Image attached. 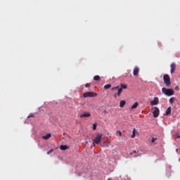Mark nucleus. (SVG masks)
Returning <instances> with one entry per match:
<instances>
[{
    "label": "nucleus",
    "mask_w": 180,
    "mask_h": 180,
    "mask_svg": "<svg viewBox=\"0 0 180 180\" xmlns=\"http://www.w3.org/2000/svg\"><path fill=\"white\" fill-rule=\"evenodd\" d=\"M110 88H112V84H105L104 86V89H110Z\"/></svg>",
    "instance_id": "15"
},
{
    "label": "nucleus",
    "mask_w": 180,
    "mask_h": 180,
    "mask_svg": "<svg viewBox=\"0 0 180 180\" xmlns=\"http://www.w3.org/2000/svg\"><path fill=\"white\" fill-rule=\"evenodd\" d=\"M158 102H159L158 97H155L154 98V100L150 102V103L152 105H158Z\"/></svg>",
    "instance_id": "10"
},
{
    "label": "nucleus",
    "mask_w": 180,
    "mask_h": 180,
    "mask_svg": "<svg viewBox=\"0 0 180 180\" xmlns=\"http://www.w3.org/2000/svg\"><path fill=\"white\" fill-rule=\"evenodd\" d=\"M166 116H168V115H171V107H169L167 110H166Z\"/></svg>",
    "instance_id": "14"
},
{
    "label": "nucleus",
    "mask_w": 180,
    "mask_h": 180,
    "mask_svg": "<svg viewBox=\"0 0 180 180\" xmlns=\"http://www.w3.org/2000/svg\"><path fill=\"white\" fill-rule=\"evenodd\" d=\"M156 140H157V138H152V140H151L152 144H154V143H155Z\"/></svg>",
    "instance_id": "20"
},
{
    "label": "nucleus",
    "mask_w": 180,
    "mask_h": 180,
    "mask_svg": "<svg viewBox=\"0 0 180 180\" xmlns=\"http://www.w3.org/2000/svg\"><path fill=\"white\" fill-rule=\"evenodd\" d=\"M169 102H170V103H174V98H171L169 99Z\"/></svg>",
    "instance_id": "23"
},
{
    "label": "nucleus",
    "mask_w": 180,
    "mask_h": 180,
    "mask_svg": "<svg viewBox=\"0 0 180 180\" xmlns=\"http://www.w3.org/2000/svg\"><path fill=\"white\" fill-rule=\"evenodd\" d=\"M89 86H91V84L87 83V84H85L86 88H89Z\"/></svg>",
    "instance_id": "22"
},
{
    "label": "nucleus",
    "mask_w": 180,
    "mask_h": 180,
    "mask_svg": "<svg viewBox=\"0 0 180 180\" xmlns=\"http://www.w3.org/2000/svg\"><path fill=\"white\" fill-rule=\"evenodd\" d=\"M162 94L166 95V96H172V95H174V94L173 89H167L165 87L162 89Z\"/></svg>",
    "instance_id": "2"
},
{
    "label": "nucleus",
    "mask_w": 180,
    "mask_h": 180,
    "mask_svg": "<svg viewBox=\"0 0 180 180\" xmlns=\"http://www.w3.org/2000/svg\"><path fill=\"white\" fill-rule=\"evenodd\" d=\"M94 81H101V77L99 75H96L94 77Z\"/></svg>",
    "instance_id": "17"
},
{
    "label": "nucleus",
    "mask_w": 180,
    "mask_h": 180,
    "mask_svg": "<svg viewBox=\"0 0 180 180\" xmlns=\"http://www.w3.org/2000/svg\"><path fill=\"white\" fill-rule=\"evenodd\" d=\"M176 137L177 139H180V136H179V135H176Z\"/></svg>",
    "instance_id": "27"
},
{
    "label": "nucleus",
    "mask_w": 180,
    "mask_h": 180,
    "mask_svg": "<svg viewBox=\"0 0 180 180\" xmlns=\"http://www.w3.org/2000/svg\"><path fill=\"white\" fill-rule=\"evenodd\" d=\"M174 89L175 91H179V86H176Z\"/></svg>",
    "instance_id": "25"
},
{
    "label": "nucleus",
    "mask_w": 180,
    "mask_h": 180,
    "mask_svg": "<svg viewBox=\"0 0 180 180\" xmlns=\"http://www.w3.org/2000/svg\"><path fill=\"white\" fill-rule=\"evenodd\" d=\"M137 106H139V103L136 102L133 105H131V109H136Z\"/></svg>",
    "instance_id": "16"
},
{
    "label": "nucleus",
    "mask_w": 180,
    "mask_h": 180,
    "mask_svg": "<svg viewBox=\"0 0 180 180\" xmlns=\"http://www.w3.org/2000/svg\"><path fill=\"white\" fill-rule=\"evenodd\" d=\"M171 74H174L175 72V70H176V65L175 63L171 64Z\"/></svg>",
    "instance_id": "8"
},
{
    "label": "nucleus",
    "mask_w": 180,
    "mask_h": 180,
    "mask_svg": "<svg viewBox=\"0 0 180 180\" xmlns=\"http://www.w3.org/2000/svg\"><path fill=\"white\" fill-rule=\"evenodd\" d=\"M163 81L167 88L171 86V77L168 75H164Z\"/></svg>",
    "instance_id": "4"
},
{
    "label": "nucleus",
    "mask_w": 180,
    "mask_h": 180,
    "mask_svg": "<svg viewBox=\"0 0 180 180\" xmlns=\"http://www.w3.org/2000/svg\"><path fill=\"white\" fill-rule=\"evenodd\" d=\"M27 117H34V115L33 114H30Z\"/></svg>",
    "instance_id": "26"
},
{
    "label": "nucleus",
    "mask_w": 180,
    "mask_h": 180,
    "mask_svg": "<svg viewBox=\"0 0 180 180\" xmlns=\"http://www.w3.org/2000/svg\"><path fill=\"white\" fill-rule=\"evenodd\" d=\"M108 180H112V179H108Z\"/></svg>",
    "instance_id": "28"
},
{
    "label": "nucleus",
    "mask_w": 180,
    "mask_h": 180,
    "mask_svg": "<svg viewBox=\"0 0 180 180\" xmlns=\"http://www.w3.org/2000/svg\"><path fill=\"white\" fill-rule=\"evenodd\" d=\"M153 109H154L153 112V117H158L160 115V109L157 107H155Z\"/></svg>",
    "instance_id": "6"
},
{
    "label": "nucleus",
    "mask_w": 180,
    "mask_h": 180,
    "mask_svg": "<svg viewBox=\"0 0 180 180\" xmlns=\"http://www.w3.org/2000/svg\"><path fill=\"white\" fill-rule=\"evenodd\" d=\"M79 117L82 119V117H91V112H84V114H82L79 115Z\"/></svg>",
    "instance_id": "9"
},
{
    "label": "nucleus",
    "mask_w": 180,
    "mask_h": 180,
    "mask_svg": "<svg viewBox=\"0 0 180 180\" xmlns=\"http://www.w3.org/2000/svg\"><path fill=\"white\" fill-rule=\"evenodd\" d=\"M50 137H51V134H47L45 136H43L42 139H44V140H49V139H50Z\"/></svg>",
    "instance_id": "12"
},
{
    "label": "nucleus",
    "mask_w": 180,
    "mask_h": 180,
    "mask_svg": "<svg viewBox=\"0 0 180 180\" xmlns=\"http://www.w3.org/2000/svg\"><path fill=\"white\" fill-rule=\"evenodd\" d=\"M93 129L96 130V124H93Z\"/></svg>",
    "instance_id": "24"
},
{
    "label": "nucleus",
    "mask_w": 180,
    "mask_h": 180,
    "mask_svg": "<svg viewBox=\"0 0 180 180\" xmlns=\"http://www.w3.org/2000/svg\"><path fill=\"white\" fill-rule=\"evenodd\" d=\"M176 151H178V149H176Z\"/></svg>",
    "instance_id": "29"
},
{
    "label": "nucleus",
    "mask_w": 180,
    "mask_h": 180,
    "mask_svg": "<svg viewBox=\"0 0 180 180\" xmlns=\"http://www.w3.org/2000/svg\"><path fill=\"white\" fill-rule=\"evenodd\" d=\"M123 89H127V85L121 84L120 86H117L115 87H112L111 89V91H117V93L114 94L113 96L114 98H120V95H122V92L123 91Z\"/></svg>",
    "instance_id": "1"
},
{
    "label": "nucleus",
    "mask_w": 180,
    "mask_h": 180,
    "mask_svg": "<svg viewBox=\"0 0 180 180\" xmlns=\"http://www.w3.org/2000/svg\"><path fill=\"white\" fill-rule=\"evenodd\" d=\"M124 105H126L125 101H121L120 102V108H124Z\"/></svg>",
    "instance_id": "13"
},
{
    "label": "nucleus",
    "mask_w": 180,
    "mask_h": 180,
    "mask_svg": "<svg viewBox=\"0 0 180 180\" xmlns=\"http://www.w3.org/2000/svg\"><path fill=\"white\" fill-rule=\"evenodd\" d=\"M53 151H54V149H51V150H50L49 151H48V152H47V154H48V155H50V154H51V153H53Z\"/></svg>",
    "instance_id": "21"
},
{
    "label": "nucleus",
    "mask_w": 180,
    "mask_h": 180,
    "mask_svg": "<svg viewBox=\"0 0 180 180\" xmlns=\"http://www.w3.org/2000/svg\"><path fill=\"white\" fill-rule=\"evenodd\" d=\"M116 134H117V136H119L120 137H122V136H123V134H122V131H116Z\"/></svg>",
    "instance_id": "19"
},
{
    "label": "nucleus",
    "mask_w": 180,
    "mask_h": 180,
    "mask_svg": "<svg viewBox=\"0 0 180 180\" xmlns=\"http://www.w3.org/2000/svg\"><path fill=\"white\" fill-rule=\"evenodd\" d=\"M68 148H70V147H68L67 145H61L60 146V149L62 150V151H65V150H68Z\"/></svg>",
    "instance_id": "11"
},
{
    "label": "nucleus",
    "mask_w": 180,
    "mask_h": 180,
    "mask_svg": "<svg viewBox=\"0 0 180 180\" xmlns=\"http://www.w3.org/2000/svg\"><path fill=\"white\" fill-rule=\"evenodd\" d=\"M139 72H140V68L136 66L134 69L133 74L135 77H137V75H139Z\"/></svg>",
    "instance_id": "7"
},
{
    "label": "nucleus",
    "mask_w": 180,
    "mask_h": 180,
    "mask_svg": "<svg viewBox=\"0 0 180 180\" xmlns=\"http://www.w3.org/2000/svg\"><path fill=\"white\" fill-rule=\"evenodd\" d=\"M96 93L94 92H86L84 94V98H94V96H96Z\"/></svg>",
    "instance_id": "5"
},
{
    "label": "nucleus",
    "mask_w": 180,
    "mask_h": 180,
    "mask_svg": "<svg viewBox=\"0 0 180 180\" xmlns=\"http://www.w3.org/2000/svg\"><path fill=\"white\" fill-rule=\"evenodd\" d=\"M101 141H102V134H98L96 136L95 139H93V143H92V144H93L94 147H95V145H96V144H101Z\"/></svg>",
    "instance_id": "3"
},
{
    "label": "nucleus",
    "mask_w": 180,
    "mask_h": 180,
    "mask_svg": "<svg viewBox=\"0 0 180 180\" xmlns=\"http://www.w3.org/2000/svg\"><path fill=\"white\" fill-rule=\"evenodd\" d=\"M131 139H134V137H136V128H134L133 129V131H132V135H131Z\"/></svg>",
    "instance_id": "18"
}]
</instances>
